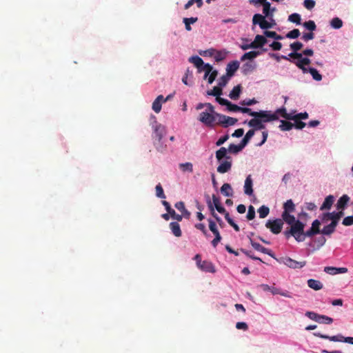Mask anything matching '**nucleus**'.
Wrapping results in <instances>:
<instances>
[{
	"label": "nucleus",
	"instance_id": "61",
	"mask_svg": "<svg viewBox=\"0 0 353 353\" xmlns=\"http://www.w3.org/2000/svg\"><path fill=\"white\" fill-rule=\"evenodd\" d=\"M227 110L230 112H239L240 107L237 105L232 103L229 101L228 104L226 105Z\"/></svg>",
	"mask_w": 353,
	"mask_h": 353
},
{
	"label": "nucleus",
	"instance_id": "36",
	"mask_svg": "<svg viewBox=\"0 0 353 353\" xmlns=\"http://www.w3.org/2000/svg\"><path fill=\"white\" fill-rule=\"evenodd\" d=\"M254 135V130H248L247 132V133L245 134V137L243 138V139L241 141V143L242 144V145L243 147H245L248 143V142L250 141V140Z\"/></svg>",
	"mask_w": 353,
	"mask_h": 353
},
{
	"label": "nucleus",
	"instance_id": "64",
	"mask_svg": "<svg viewBox=\"0 0 353 353\" xmlns=\"http://www.w3.org/2000/svg\"><path fill=\"white\" fill-rule=\"evenodd\" d=\"M342 223H343V225H344L345 226H350V225H353V216H349L344 218Z\"/></svg>",
	"mask_w": 353,
	"mask_h": 353
},
{
	"label": "nucleus",
	"instance_id": "9",
	"mask_svg": "<svg viewBox=\"0 0 353 353\" xmlns=\"http://www.w3.org/2000/svg\"><path fill=\"white\" fill-rule=\"evenodd\" d=\"M209 222V228L210 231L214 234L215 236V238L212 241V245L214 248H216L218 245V243L221 240V236L220 235V233L217 229L216 225L214 221L212 219L208 220Z\"/></svg>",
	"mask_w": 353,
	"mask_h": 353
},
{
	"label": "nucleus",
	"instance_id": "29",
	"mask_svg": "<svg viewBox=\"0 0 353 353\" xmlns=\"http://www.w3.org/2000/svg\"><path fill=\"white\" fill-rule=\"evenodd\" d=\"M241 92V85H237L234 86L233 89L229 94V97L230 99L233 100H237L239 98L240 94Z\"/></svg>",
	"mask_w": 353,
	"mask_h": 353
},
{
	"label": "nucleus",
	"instance_id": "40",
	"mask_svg": "<svg viewBox=\"0 0 353 353\" xmlns=\"http://www.w3.org/2000/svg\"><path fill=\"white\" fill-rule=\"evenodd\" d=\"M284 211L287 212H293L295 210V206L291 199L288 200L283 205Z\"/></svg>",
	"mask_w": 353,
	"mask_h": 353
},
{
	"label": "nucleus",
	"instance_id": "14",
	"mask_svg": "<svg viewBox=\"0 0 353 353\" xmlns=\"http://www.w3.org/2000/svg\"><path fill=\"white\" fill-rule=\"evenodd\" d=\"M314 334L316 336H318L321 339H328L331 341H334V342H345V337L343 336L341 334H339L336 336H329L327 335L323 334L321 333H314Z\"/></svg>",
	"mask_w": 353,
	"mask_h": 353
},
{
	"label": "nucleus",
	"instance_id": "8",
	"mask_svg": "<svg viewBox=\"0 0 353 353\" xmlns=\"http://www.w3.org/2000/svg\"><path fill=\"white\" fill-rule=\"evenodd\" d=\"M214 114L204 111L199 114L198 119L206 126L212 127L214 125Z\"/></svg>",
	"mask_w": 353,
	"mask_h": 353
},
{
	"label": "nucleus",
	"instance_id": "17",
	"mask_svg": "<svg viewBox=\"0 0 353 353\" xmlns=\"http://www.w3.org/2000/svg\"><path fill=\"white\" fill-rule=\"evenodd\" d=\"M244 192L247 195H252L253 194L252 189V179L250 175H248L245 181Z\"/></svg>",
	"mask_w": 353,
	"mask_h": 353
},
{
	"label": "nucleus",
	"instance_id": "60",
	"mask_svg": "<svg viewBox=\"0 0 353 353\" xmlns=\"http://www.w3.org/2000/svg\"><path fill=\"white\" fill-rule=\"evenodd\" d=\"M255 217V210L252 205L248 207V211L247 214V219L248 220H252Z\"/></svg>",
	"mask_w": 353,
	"mask_h": 353
},
{
	"label": "nucleus",
	"instance_id": "50",
	"mask_svg": "<svg viewBox=\"0 0 353 353\" xmlns=\"http://www.w3.org/2000/svg\"><path fill=\"white\" fill-rule=\"evenodd\" d=\"M156 196L161 199H165V194H164L163 189L160 183L157 184L155 187Z\"/></svg>",
	"mask_w": 353,
	"mask_h": 353
},
{
	"label": "nucleus",
	"instance_id": "37",
	"mask_svg": "<svg viewBox=\"0 0 353 353\" xmlns=\"http://www.w3.org/2000/svg\"><path fill=\"white\" fill-rule=\"evenodd\" d=\"M223 93L222 88H221L219 85L218 86H214L212 90H208L207 92L208 95L214 96L218 97L221 96Z\"/></svg>",
	"mask_w": 353,
	"mask_h": 353
},
{
	"label": "nucleus",
	"instance_id": "24",
	"mask_svg": "<svg viewBox=\"0 0 353 353\" xmlns=\"http://www.w3.org/2000/svg\"><path fill=\"white\" fill-rule=\"evenodd\" d=\"M307 285L314 290H320L323 287V283L320 281L312 279L307 281Z\"/></svg>",
	"mask_w": 353,
	"mask_h": 353
},
{
	"label": "nucleus",
	"instance_id": "18",
	"mask_svg": "<svg viewBox=\"0 0 353 353\" xmlns=\"http://www.w3.org/2000/svg\"><path fill=\"white\" fill-rule=\"evenodd\" d=\"M267 43V39L262 35L257 34L252 42L254 45V48H262Z\"/></svg>",
	"mask_w": 353,
	"mask_h": 353
},
{
	"label": "nucleus",
	"instance_id": "58",
	"mask_svg": "<svg viewBox=\"0 0 353 353\" xmlns=\"http://www.w3.org/2000/svg\"><path fill=\"white\" fill-rule=\"evenodd\" d=\"M303 45L299 41L294 42L290 44V48L293 50L292 52H297L303 48Z\"/></svg>",
	"mask_w": 353,
	"mask_h": 353
},
{
	"label": "nucleus",
	"instance_id": "34",
	"mask_svg": "<svg viewBox=\"0 0 353 353\" xmlns=\"http://www.w3.org/2000/svg\"><path fill=\"white\" fill-rule=\"evenodd\" d=\"M179 167L183 172L192 173L193 172V165L190 162L179 163Z\"/></svg>",
	"mask_w": 353,
	"mask_h": 353
},
{
	"label": "nucleus",
	"instance_id": "56",
	"mask_svg": "<svg viewBox=\"0 0 353 353\" xmlns=\"http://www.w3.org/2000/svg\"><path fill=\"white\" fill-rule=\"evenodd\" d=\"M300 36V31L299 29H294L290 31L287 34L286 37L289 39H296Z\"/></svg>",
	"mask_w": 353,
	"mask_h": 353
},
{
	"label": "nucleus",
	"instance_id": "47",
	"mask_svg": "<svg viewBox=\"0 0 353 353\" xmlns=\"http://www.w3.org/2000/svg\"><path fill=\"white\" fill-rule=\"evenodd\" d=\"M335 231V228L332 227L330 224L325 225L323 227V228L321 230V234L323 235L330 236L332 233H334Z\"/></svg>",
	"mask_w": 353,
	"mask_h": 353
},
{
	"label": "nucleus",
	"instance_id": "4",
	"mask_svg": "<svg viewBox=\"0 0 353 353\" xmlns=\"http://www.w3.org/2000/svg\"><path fill=\"white\" fill-rule=\"evenodd\" d=\"M152 128L153 130L152 136V139H154V144L156 143V141L160 143L165 134V127L154 120L152 124Z\"/></svg>",
	"mask_w": 353,
	"mask_h": 353
},
{
	"label": "nucleus",
	"instance_id": "38",
	"mask_svg": "<svg viewBox=\"0 0 353 353\" xmlns=\"http://www.w3.org/2000/svg\"><path fill=\"white\" fill-rule=\"evenodd\" d=\"M274 113L277 115L280 114L283 118L285 119H292V113H288L285 108H279Z\"/></svg>",
	"mask_w": 353,
	"mask_h": 353
},
{
	"label": "nucleus",
	"instance_id": "19",
	"mask_svg": "<svg viewBox=\"0 0 353 353\" xmlns=\"http://www.w3.org/2000/svg\"><path fill=\"white\" fill-rule=\"evenodd\" d=\"M350 201V197L347 194H343L339 198L336 203V208L338 210H343L345 209L347 203Z\"/></svg>",
	"mask_w": 353,
	"mask_h": 353
},
{
	"label": "nucleus",
	"instance_id": "59",
	"mask_svg": "<svg viewBox=\"0 0 353 353\" xmlns=\"http://www.w3.org/2000/svg\"><path fill=\"white\" fill-rule=\"evenodd\" d=\"M208 207L210 208V210H211L212 212V216L215 218V219L219 223V224H221L222 223V220L221 219V218L214 212V207H213V205L212 203H211L210 201H209L208 202Z\"/></svg>",
	"mask_w": 353,
	"mask_h": 353
},
{
	"label": "nucleus",
	"instance_id": "43",
	"mask_svg": "<svg viewBox=\"0 0 353 353\" xmlns=\"http://www.w3.org/2000/svg\"><path fill=\"white\" fill-rule=\"evenodd\" d=\"M307 72H310L312 76V78L316 81H321L322 79V76L318 72V70L314 68H309L307 70Z\"/></svg>",
	"mask_w": 353,
	"mask_h": 353
},
{
	"label": "nucleus",
	"instance_id": "35",
	"mask_svg": "<svg viewBox=\"0 0 353 353\" xmlns=\"http://www.w3.org/2000/svg\"><path fill=\"white\" fill-rule=\"evenodd\" d=\"M197 21V17L183 18V22L185 24V30L187 31H190L192 30L190 24H193L196 23Z\"/></svg>",
	"mask_w": 353,
	"mask_h": 353
},
{
	"label": "nucleus",
	"instance_id": "27",
	"mask_svg": "<svg viewBox=\"0 0 353 353\" xmlns=\"http://www.w3.org/2000/svg\"><path fill=\"white\" fill-rule=\"evenodd\" d=\"M212 201L216 210L219 213L224 214L226 212L225 209L221 206L219 198L217 197L215 194L212 195Z\"/></svg>",
	"mask_w": 353,
	"mask_h": 353
},
{
	"label": "nucleus",
	"instance_id": "11",
	"mask_svg": "<svg viewBox=\"0 0 353 353\" xmlns=\"http://www.w3.org/2000/svg\"><path fill=\"white\" fill-rule=\"evenodd\" d=\"M250 241L251 245L252 246V248L254 250H257L259 252H261L262 253L266 254L270 256L272 258H274V254L272 252V250H269V249L262 246L259 243L254 242L252 239H250Z\"/></svg>",
	"mask_w": 353,
	"mask_h": 353
},
{
	"label": "nucleus",
	"instance_id": "49",
	"mask_svg": "<svg viewBox=\"0 0 353 353\" xmlns=\"http://www.w3.org/2000/svg\"><path fill=\"white\" fill-rule=\"evenodd\" d=\"M288 20L292 23H295L298 25L301 24V16L298 13H293L288 17Z\"/></svg>",
	"mask_w": 353,
	"mask_h": 353
},
{
	"label": "nucleus",
	"instance_id": "5",
	"mask_svg": "<svg viewBox=\"0 0 353 353\" xmlns=\"http://www.w3.org/2000/svg\"><path fill=\"white\" fill-rule=\"evenodd\" d=\"M254 117L259 118L262 122L267 123L279 119V115L271 111L260 110L254 114Z\"/></svg>",
	"mask_w": 353,
	"mask_h": 353
},
{
	"label": "nucleus",
	"instance_id": "63",
	"mask_svg": "<svg viewBox=\"0 0 353 353\" xmlns=\"http://www.w3.org/2000/svg\"><path fill=\"white\" fill-rule=\"evenodd\" d=\"M218 74L217 70H212V72L210 73L209 77L208 78V83L211 84L213 83V81L215 80Z\"/></svg>",
	"mask_w": 353,
	"mask_h": 353
},
{
	"label": "nucleus",
	"instance_id": "13",
	"mask_svg": "<svg viewBox=\"0 0 353 353\" xmlns=\"http://www.w3.org/2000/svg\"><path fill=\"white\" fill-rule=\"evenodd\" d=\"M324 272L331 275L337 274H343L347 272V268H335L332 266H327L324 268Z\"/></svg>",
	"mask_w": 353,
	"mask_h": 353
},
{
	"label": "nucleus",
	"instance_id": "7",
	"mask_svg": "<svg viewBox=\"0 0 353 353\" xmlns=\"http://www.w3.org/2000/svg\"><path fill=\"white\" fill-rule=\"evenodd\" d=\"M283 222L281 219H277L274 221H268L265 226L269 228L273 234H277L281 232Z\"/></svg>",
	"mask_w": 353,
	"mask_h": 353
},
{
	"label": "nucleus",
	"instance_id": "55",
	"mask_svg": "<svg viewBox=\"0 0 353 353\" xmlns=\"http://www.w3.org/2000/svg\"><path fill=\"white\" fill-rule=\"evenodd\" d=\"M230 77L228 76L226 74L225 75H223L219 80L218 85L221 88L225 87L227 83H228L229 79Z\"/></svg>",
	"mask_w": 353,
	"mask_h": 353
},
{
	"label": "nucleus",
	"instance_id": "12",
	"mask_svg": "<svg viewBox=\"0 0 353 353\" xmlns=\"http://www.w3.org/2000/svg\"><path fill=\"white\" fill-rule=\"evenodd\" d=\"M248 125L252 128V130H263L265 128L263 122H262L259 118L254 117L248 121Z\"/></svg>",
	"mask_w": 353,
	"mask_h": 353
},
{
	"label": "nucleus",
	"instance_id": "57",
	"mask_svg": "<svg viewBox=\"0 0 353 353\" xmlns=\"http://www.w3.org/2000/svg\"><path fill=\"white\" fill-rule=\"evenodd\" d=\"M254 69V65L252 63L248 62L243 64V70L245 74L252 72Z\"/></svg>",
	"mask_w": 353,
	"mask_h": 353
},
{
	"label": "nucleus",
	"instance_id": "30",
	"mask_svg": "<svg viewBox=\"0 0 353 353\" xmlns=\"http://www.w3.org/2000/svg\"><path fill=\"white\" fill-rule=\"evenodd\" d=\"M270 292H271V293L273 295L280 294V295H281L283 296H285V297H288V298H291L292 297L291 293L289 292L288 291H286V290L285 291H282L281 289H279L278 288H275L274 286L271 287Z\"/></svg>",
	"mask_w": 353,
	"mask_h": 353
},
{
	"label": "nucleus",
	"instance_id": "21",
	"mask_svg": "<svg viewBox=\"0 0 353 353\" xmlns=\"http://www.w3.org/2000/svg\"><path fill=\"white\" fill-rule=\"evenodd\" d=\"M189 61L197 68L199 72H201V67L203 65V61L201 57L199 56H192L189 58Z\"/></svg>",
	"mask_w": 353,
	"mask_h": 353
},
{
	"label": "nucleus",
	"instance_id": "52",
	"mask_svg": "<svg viewBox=\"0 0 353 353\" xmlns=\"http://www.w3.org/2000/svg\"><path fill=\"white\" fill-rule=\"evenodd\" d=\"M303 25L306 29L310 31L315 30L316 28L314 21L312 20L304 22Z\"/></svg>",
	"mask_w": 353,
	"mask_h": 353
},
{
	"label": "nucleus",
	"instance_id": "20",
	"mask_svg": "<svg viewBox=\"0 0 353 353\" xmlns=\"http://www.w3.org/2000/svg\"><path fill=\"white\" fill-rule=\"evenodd\" d=\"M267 17L261 14H255L252 17V26H255L256 25H259V27H262L263 23ZM254 29V27H252Z\"/></svg>",
	"mask_w": 353,
	"mask_h": 353
},
{
	"label": "nucleus",
	"instance_id": "51",
	"mask_svg": "<svg viewBox=\"0 0 353 353\" xmlns=\"http://www.w3.org/2000/svg\"><path fill=\"white\" fill-rule=\"evenodd\" d=\"M305 316H307L311 320L314 321L317 323H319L320 321L319 319H320L321 314H319L316 312L308 311V312H306Z\"/></svg>",
	"mask_w": 353,
	"mask_h": 353
},
{
	"label": "nucleus",
	"instance_id": "2",
	"mask_svg": "<svg viewBox=\"0 0 353 353\" xmlns=\"http://www.w3.org/2000/svg\"><path fill=\"white\" fill-rule=\"evenodd\" d=\"M289 57L293 59H298L296 61H294V63L302 70L303 73H307L308 68L305 67L310 64L311 60L307 57H303V54L299 52H291L288 55Z\"/></svg>",
	"mask_w": 353,
	"mask_h": 353
},
{
	"label": "nucleus",
	"instance_id": "31",
	"mask_svg": "<svg viewBox=\"0 0 353 353\" xmlns=\"http://www.w3.org/2000/svg\"><path fill=\"white\" fill-rule=\"evenodd\" d=\"M174 206L178 210L182 212L185 217L188 218L190 216V213L185 209V204L183 201L176 203Z\"/></svg>",
	"mask_w": 353,
	"mask_h": 353
},
{
	"label": "nucleus",
	"instance_id": "16",
	"mask_svg": "<svg viewBox=\"0 0 353 353\" xmlns=\"http://www.w3.org/2000/svg\"><path fill=\"white\" fill-rule=\"evenodd\" d=\"M199 268L207 272L214 273L216 272V269L213 263L208 261H203Z\"/></svg>",
	"mask_w": 353,
	"mask_h": 353
},
{
	"label": "nucleus",
	"instance_id": "6",
	"mask_svg": "<svg viewBox=\"0 0 353 353\" xmlns=\"http://www.w3.org/2000/svg\"><path fill=\"white\" fill-rule=\"evenodd\" d=\"M281 263H283L286 266L293 269H300L306 265L305 261H297L290 257H284L281 259Z\"/></svg>",
	"mask_w": 353,
	"mask_h": 353
},
{
	"label": "nucleus",
	"instance_id": "1",
	"mask_svg": "<svg viewBox=\"0 0 353 353\" xmlns=\"http://www.w3.org/2000/svg\"><path fill=\"white\" fill-rule=\"evenodd\" d=\"M216 159L220 163L216 170L220 174L229 172L232 168V157L227 154V149L221 147L216 151Z\"/></svg>",
	"mask_w": 353,
	"mask_h": 353
},
{
	"label": "nucleus",
	"instance_id": "42",
	"mask_svg": "<svg viewBox=\"0 0 353 353\" xmlns=\"http://www.w3.org/2000/svg\"><path fill=\"white\" fill-rule=\"evenodd\" d=\"M330 25L334 29H339L343 26V21L339 17H334L331 20Z\"/></svg>",
	"mask_w": 353,
	"mask_h": 353
},
{
	"label": "nucleus",
	"instance_id": "41",
	"mask_svg": "<svg viewBox=\"0 0 353 353\" xmlns=\"http://www.w3.org/2000/svg\"><path fill=\"white\" fill-rule=\"evenodd\" d=\"M294 127V124L287 121H281V125H279V128L283 131H288L292 129Z\"/></svg>",
	"mask_w": 353,
	"mask_h": 353
},
{
	"label": "nucleus",
	"instance_id": "54",
	"mask_svg": "<svg viewBox=\"0 0 353 353\" xmlns=\"http://www.w3.org/2000/svg\"><path fill=\"white\" fill-rule=\"evenodd\" d=\"M319 320H320V321L319 322V323H323V324H331L333 323V321H334L332 318L325 316V315H321V314L320 316Z\"/></svg>",
	"mask_w": 353,
	"mask_h": 353
},
{
	"label": "nucleus",
	"instance_id": "39",
	"mask_svg": "<svg viewBox=\"0 0 353 353\" xmlns=\"http://www.w3.org/2000/svg\"><path fill=\"white\" fill-rule=\"evenodd\" d=\"M225 117V115L219 113H215L214 125H220L224 127Z\"/></svg>",
	"mask_w": 353,
	"mask_h": 353
},
{
	"label": "nucleus",
	"instance_id": "62",
	"mask_svg": "<svg viewBox=\"0 0 353 353\" xmlns=\"http://www.w3.org/2000/svg\"><path fill=\"white\" fill-rule=\"evenodd\" d=\"M257 101L255 99H246L241 101V104L242 105L250 106L252 105L256 104Z\"/></svg>",
	"mask_w": 353,
	"mask_h": 353
},
{
	"label": "nucleus",
	"instance_id": "45",
	"mask_svg": "<svg viewBox=\"0 0 353 353\" xmlns=\"http://www.w3.org/2000/svg\"><path fill=\"white\" fill-rule=\"evenodd\" d=\"M258 212L259 214V217L263 219L268 215L270 212V209L268 207L265 205H262L258 209Z\"/></svg>",
	"mask_w": 353,
	"mask_h": 353
},
{
	"label": "nucleus",
	"instance_id": "46",
	"mask_svg": "<svg viewBox=\"0 0 353 353\" xmlns=\"http://www.w3.org/2000/svg\"><path fill=\"white\" fill-rule=\"evenodd\" d=\"M263 5V13L265 16H266L268 18V17H272V13L270 12V10H271V5H270V3L267 1L264 3L262 4Z\"/></svg>",
	"mask_w": 353,
	"mask_h": 353
},
{
	"label": "nucleus",
	"instance_id": "53",
	"mask_svg": "<svg viewBox=\"0 0 353 353\" xmlns=\"http://www.w3.org/2000/svg\"><path fill=\"white\" fill-rule=\"evenodd\" d=\"M237 121L238 120L235 118L226 116L224 127L227 128L228 126L234 125L237 122Z\"/></svg>",
	"mask_w": 353,
	"mask_h": 353
},
{
	"label": "nucleus",
	"instance_id": "48",
	"mask_svg": "<svg viewBox=\"0 0 353 353\" xmlns=\"http://www.w3.org/2000/svg\"><path fill=\"white\" fill-rule=\"evenodd\" d=\"M194 3H196L198 8H201L203 6V0H189L188 3L185 4L184 8L185 10L189 9Z\"/></svg>",
	"mask_w": 353,
	"mask_h": 353
},
{
	"label": "nucleus",
	"instance_id": "3",
	"mask_svg": "<svg viewBox=\"0 0 353 353\" xmlns=\"http://www.w3.org/2000/svg\"><path fill=\"white\" fill-rule=\"evenodd\" d=\"M304 228L305 225L299 220L291 225V234L299 242L303 241L305 239Z\"/></svg>",
	"mask_w": 353,
	"mask_h": 353
},
{
	"label": "nucleus",
	"instance_id": "33",
	"mask_svg": "<svg viewBox=\"0 0 353 353\" xmlns=\"http://www.w3.org/2000/svg\"><path fill=\"white\" fill-rule=\"evenodd\" d=\"M243 148L244 147L242 145L241 143L239 145L232 143L229 145L228 148L227 149V152H228L232 154H237L238 152L241 151L243 149Z\"/></svg>",
	"mask_w": 353,
	"mask_h": 353
},
{
	"label": "nucleus",
	"instance_id": "23",
	"mask_svg": "<svg viewBox=\"0 0 353 353\" xmlns=\"http://www.w3.org/2000/svg\"><path fill=\"white\" fill-rule=\"evenodd\" d=\"M163 96L159 95L152 103V110L156 112L159 113L161 110V103L163 102Z\"/></svg>",
	"mask_w": 353,
	"mask_h": 353
},
{
	"label": "nucleus",
	"instance_id": "26",
	"mask_svg": "<svg viewBox=\"0 0 353 353\" xmlns=\"http://www.w3.org/2000/svg\"><path fill=\"white\" fill-rule=\"evenodd\" d=\"M281 216V220L283 222L285 221L286 223L290 225L296 221L294 216L291 215L289 212H283Z\"/></svg>",
	"mask_w": 353,
	"mask_h": 353
},
{
	"label": "nucleus",
	"instance_id": "22",
	"mask_svg": "<svg viewBox=\"0 0 353 353\" xmlns=\"http://www.w3.org/2000/svg\"><path fill=\"white\" fill-rule=\"evenodd\" d=\"M334 197L332 195L327 196L325 199L324 202L323 203L322 205L320 208L321 210H330L334 203Z\"/></svg>",
	"mask_w": 353,
	"mask_h": 353
},
{
	"label": "nucleus",
	"instance_id": "44",
	"mask_svg": "<svg viewBox=\"0 0 353 353\" xmlns=\"http://www.w3.org/2000/svg\"><path fill=\"white\" fill-rule=\"evenodd\" d=\"M263 33L266 37L273 38L276 40L283 39L282 36L278 34L276 32L274 31L265 30Z\"/></svg>",
	"mask_w": 353,
	"mask_h": 353
},
{
	"label": "nucleus",
	"instance_id": "15",
	"mask_svg": "<svg viewBox=\"0 0 353 353\" xmlns=\"http://www.w3.org/2000/svg\"><path fill=\"white\" fill-rule=\"evenodd\" d=\"M239 63L238 61H231L227 65L226 74L228 76L231 77L234 74L235 72L239 69Z\"/></svg>",
	"mask_w": 353,
	"mask_h": 353
},
{
	"label": "nucleus",
	"instance_id": "28",
	"mask_svg": "<svg viewBox=\"0 0 353 353\" xmlns=\"http://www.w3.org/2000/svg\"><path fill=\"white\" fill-rule=\"evenodd\" d=\"M221 192L225 196L230 197L233 194V190L229 183H224L221 188Z\"/></svg>",
	"mask_w": 353,
	"mask_h": 353
},
{
	"label": "nucleus",
	"instance_id": "32",
	"mask_svg": "<svg viewBox=\"0 0 353 353\" xmlns=\"http://www.w3.org/2000/svg\"><path fill=\"white\" fill-rule=\"evenodd\" d=\"M260 54L259 51H250L248 52L245 53L241 57V61H244L247 59L252 60L256 58L257 56Z\"/></svg>",
	"mask_w": 353,
	"mask_h": 353
},
{
	"label": "nucleus",
	"instance_id": "10",
	"mask_svg": "<svg viewBox=\"0 0 353 353\" xmlns=\"http://www.w3.org/2000/svg\"><path fill=\"white\" fill-rule=\"evenodd\" d=\"M321 225V222L319 220L316 219L312 223V227L310 230H307L305 233V237H311L315 234L321 233V230L319 226Z\"/></svg>",
	"mask_w": 353,
	"mask_h": 353
},
{
	"label": "nucleus",
	"instance_id": "25",
	"mask_svg": "<svg viewBox=\"0 0 353 353\" xmlns=\"http://www.w3.org/2000/svg\"><path fill=\"white\" fill-rule=\"evenodd\" d=\"M170 228L172 230V234L176 236L180 237L182 234L181 228L177 222H171L170 223Z\"/></svg>",
	"mask_w": 353,
	"mask_h": 353
}]
</instances>
